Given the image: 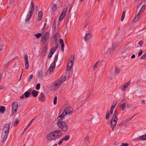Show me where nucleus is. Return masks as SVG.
<instances>
[{
	"instance_id": "48",
	"label": "nucleus",
	"mask_w": 146,
	"mask_h": 146,
	"mask_svg": "<svg viewBox=\"0 0 146 146\" xmlns=\"http://www.w3.org/2000/svg\"><path fill=\"white\" fill-rule=\"evenodd\" d=\"M129 145V144L128 143H122L120 146H128Z\"/></svg>"
},
{
	"instance_id": "21",
	"label": "nucleus",
	"mask_w": 146,
	"mask_h": 146,
	"mask_svg": "<svg viewBox=\"0 0 146 146\" xmlns=\"http://www.w3.org/2000/svg\"><path fill=\"white\" fill-rule=\"evenodd\" d=\"M47 46L48 45L47 44H44V46L43 49L42 50V51L45 53L47 52Z\"/></svg>"
},
{
	"instance_id": "57",
	"label": "nucleus",
	"mask_w": 146,
	"mask_h": 146,
	"mask_svg": "<svg viewBox=\"0 0 146 146\" xmlns=\"http://www.w3.org/2000/svg\"><path fill=\"white\" fill-rule=\"evenodd\" d=\"M47 19H46L45 20V23L44 24V26L43 27V28H42V29L43 30L44 29H45V27H46V22H47Z\"/></svg>"
},
{
	"instance_id": "9",
	"label": "nucleus",
	"mask_w": 146,
	"mask_h": 146,
	"mask_svg": "<svg viewBox=\"0 0 146 146\" xmlns=\"http://www.w3.org/2000/svg\"><path fill=\"white\" fill-rule=\"evenodd\" d=\"M92 38V35L90 33L86 34L84 37V39L85 41H89Z\"/></svg>"
},
{
	"instance_id": "34",
	"label": "nucleus",
	"mask_w": 146,
	"mask_h": 146,
	"mask_svg": "<svg viewBox=\"0 0 146 146\" xmlns=\"http://www.w3.org/2000/svg\"><path fill=\"white\" fill-rule=\"evenodd\" d=\"M67 8H64L62 11V13H61L62 14V15H65L66 12V11H67Z\"/></svg>"
},
{
	"instance_id": "17",
	"label": "nucleus",
	"mask_w": 146,
	"mask_h": 146,
	"mask_svg": "<svg viewBox=\"0 0 146 146\" xmlns=\"http://www.w3.org/2000/svg\"><path fill=\"white\" fill-rule=\"evenodd\" d=\"M43 36L44 38H47V39L48 40L50 36L49 33L48 32H46L43 35Z\"/></svg>"
},
{
	"instance_id": "39",
	"label": "nucleus",
	"mask_w": 146,
	"mask_h": 146,
	"mask_svg": "<svg viewBox=\"0 0 146 146\" xmlns=\"http://www.w3.org/2000/svg\"><path fill=\"white\" fill-rule=\"evenodd\" d=\"M117 103L116 102H114L113 104H112L111 108H112L113 109H114L115 106H116V105L117 104Z\"/></svg>"
},
{
	"instance_id": "28",
	"label": "nucleus",
	"mask_w": 146,
	"mask_h": 146,
	"mask_svg": "<svg viewBox=\"0 0 146 146\" xmlns=\"http://www.w3.org/2000/svg\"><path fill=\"white\" fill-rule=\"evenodd\" d=\"M70 137L68 135H66L62 139L63 141H67L70 139Z\"/></svg>"
},
{
	"instance_id": "47",
	"label": "nucleus",
	"mask_w": 146,
	"mask_h": 146,
	"mask_svg": "<svg viewBox=\"0 0 146 146\" xmlns=\"http://www.w3.org/2000/svg\"><path fill=\"white\" fill-rule=\"evenodd\" d=\"M64 43L61 44V49L62 52H63L64 51Z\"/></svg>"
},
{
	"instance_id": "11",
	"label": "nucleus",
	"mask_w": 146,
	"mask_h": 146,
	"mask_svg": "<svg viewBox=\"0 0 146 146\" xmlns=\"http://www.w3.org/2000/svg\"><path fill=\"white\" fill-rule=\"evenodd\" d=\"M42 11H40L39 12L37 19V20L39 21L42 20Z\"/></svg>"
},
{
	"instance_id": "49",
	"label": "nucleus",
	"mask_w": 146,
	"mask_h": 146,
	"mask_svg": "<svg viewBox=\"0 0 146 146\" xmlns=\"http://www.w3.org/2000/svg\"><path fill=\"white\" fill-rule=\"evenodd\" d=\"M110 116V113L109 112H108L106 115V119H108Z\"/></svg>"
},
{
	"instance_id": "45",
	"label": "nucleus",
	"mask_w": 146,
	"mask_h": 146,
	"mask_svg": "<svg viewBox=\"0 0 146 146\" xmlns=\"http://www.w3.org/2000/svg\"><path fill=\"white\" fill-rule=\"evenodd\" d=\"M143 42L142 40H141L140 41H139L138 44L140 45V46L141 47H142L143 46Z\"/></svg>"
},
{
	"instance_id": "38",
	"label": "nucleus",
	"mask_w": 146,
	"mask_h": 146,
	"mask_svg": "<svg viewBox=\"0 0 146 146\" xmlns=\"http://www.w3.org/2000/svg\"><path fill=\"white\" fill-rule=\"evenodd\" d=\"M33 74L31 75L29 77V78L27 79V80L28 82H30L31 79L33 78Z\"/></svg>"
},
{
	"instance_id": "3",
	"label": "nucleus",
	"mask_w": 146,
	"mask_h": 146,
	"mask_svg": "<svg viewBox=\"0 0 146 146\" xmlns=\"http://www.w3.org/2000/svg\"><path fill=\"white\" fill-rule=\"evenodd\" d=\"M57 125L59 128L61 129L60 132L63 131L66 132L68 129V126L64 121H63L62 122L60 123L58 122L57 123Z\"/></svg>"
},
{
	"instance_id": "18",
	"label": "nucleus",
	"mask_w": 146,
	"mask_h": 146,
	"mask_svg": "<svg viewBox=\"0 0 146 146\" xmlns=\"http://www.w3.org/2000/svg\"><path fill=\"white\" fill-rule=\"evenodd\" d=\"M145 8V5H143L141 8L138 13L140 14L141 13H143Z\"/></svg>"
},
{
	"instance_id": "30",
	"label": "nucleus",
	"mask_w": 146,
	"mask_h": 146,
	"mask_svg": "<svg viewBox=\"0 0 146 146\" xmlns=\"http://www.w3.org/2000/svg\"><path fill=\"white\" fill-rule=\"evenodd\" d=\"M120 69L117 67H115V73L116 74H118L119 72L120 71Z\"/></svg>"
},
{
	"instance_id": "59",
	"label": "nucleus",
	"mask_w": 146,
	"mask_h": 146,
	"mask_svg": "<svg viewBox=\"0 0 146 146\" xmlns=\"http://www.w3.org/2000/svg\"><path fill=\"white\" fill-rule=\"evenodd\" d=\"M59 42H60V43L61 44H62L64 43L63 40V39H60V40H59Z\"/></svg>"
},
{
	"instance_id": "55",
	"label": "nucleus",
	"mask_w": 146,
	"mask_h": 146,
	"mask_svg": "<svg viewBox=\"0 0 146 146\" xmlns=\"http://www.w3.org/2000/svg\"><path fill=\"white\" fill-rule=\"evenodd\" d=\"M143 53V51L142 50H140L139 52L138 53V56H141Z\"/></svg>"
},
{
	"instance_id": "41",
	"label": "nucleus",
	"mask_w": 146,
	"mask_h": 146,
	"mask_svg": "<svg viewBox=\"0 0 146 146\" xmlns=\"http://www.w3.org/2000/svg\"><path fill=\"white\" fill-rule=\"evenodd\" d=\"M19 119H16L15 121L14 124V125L15 126H16L18 123L19 122Z\"/></svg>"
},
{
	"instance_id": "15",
	"label": "nucleus",
	"mask_w": 146,
	"mask_h": 146,
	"mask_svg": "<svg viewBox=\"0 0 146 146\" xmlns=\"http://www.w3.org/2000/svg\"><path fill=\"white\" fill-rule=\"evenodd\" d=\"M140 14L138 13L137 15V16H135L134 18L133 19V21L134 22H136L139 19V18L140 16Z\"/></svg>"
},
{
	"instance_id": "2",
	"label": "nucleus",
	"mask_w": 146,
	"mask_h": 146,
	"mask_svg": "<svg viewBox=\"0 0 146 146\" xmlns=\"http://www.w3.org/2000/svg\"><path fill=\"white\" fill-rule=\"evenodd\" d=\"M9 124H6L4 127L1 133V140L2 142H4L7 139L9 134Z\"/></svg>"
},
{
	"instance_id": "51",
	"label": "nucleus",
	"mask_w": 146,
	"mask_h": 146,
	"mask_svg": "<svg viewBox=\"0 0 146 146\" xmlns=\"http://www.w3.org/2000/svg\"><path fill=\"white\" fill-rule=\"evenodd\" d=\"M146 53L144 54L141 57V58L142 59H146Z\"/></svg>"
},
{
	"instance_id": "16",
	"label": "nucleus",
	"mask_w": 146,
	"mask_h": 146,
	"mask_svg": "<svg viewBox=\"0 0 146 146\" xmlns=\"http://www.w3.org/2000/svg\"><path fill=\"white\" fill-rule=\"evenodd\" d=\"M130 83V82H128L127 83H126L123 86L122 88V91H124L128 87Z\"/></svg>"
},
{
	"instance_id": "7",
	"label": "nucleus",
	"mask_w": 146,
	"mask_h": 146,
	"mask_svg": "<svg viewBox=\"0 0 146 146\" xmlns=\"http://www.w3.org/2000/svg\"><path fill=\"white\" fill-rule=\"evenodd\" d=\"M74 56H73L72 58H70L68 61L67 66L72 67L74 61Z\"/></svg>"
},
{
	"instance_id": "33",
	"label": "nucleus",
	"mask_w": 146,
	"mask_h": 146,
	"mask_svg": "<svg viewBox=\"0 0 146 146\" xmlns=\"http://www.w3.org/2000/svg\"><path fill=\"white\" fill-rule=\"evenodd\" d=\"M52 8L54 10H55L57 9V6L56 5L53 4L52 5Z\"/></svg>"
},
{
	"instance_id": "26",
	"label": "nucleus",
	"mask_w": 146,
	"mask_h": 146,
	"mask_svg": "<svg viewBox=\"0 0 146 146\" xmlns=\"http://www.w3.org/2000/svg\"><path fill=\"white\" fill-rule=\"evenodd\" d=\"M5 108L4 106H1L0 108V111L2 113H3L5 111Z\"/></svg>"
},
{
	"instance_id": "61",
	"label": "nucleus",
	"mask_w": 146,
	"mask_h": 146,
	"mask_svg": "<svg viewBox=\"0 0 146 146\" xmlns=\"http://www.w3.org/2000/svg\"><path fill=\"white\" fill-rule=\"evenodd\" d=\"M54 39H55V41L56 44L57 41V38H56V34L55 35V36L54 37Z\"/></svg>"
},
{
	"instance_id": "14",
	"label": "nucleus",
	"mask_w": 146,
	"mask_h": 146,
	"mask_svg": "<svg viewBox=\"0 0 146 146\" xmlns=\"http://www.w3.org/2000/svg\"><path fill=\"white\" fill-rule=\"evenodd\" d=\"M117 123L113 121L112 120H111L110 122L111 127V128L112 130L113 131L114 127L116 125Z\"/></svg>"
},
{
	"instance_id": "20",
	"label": "nucleus",
	"mask_w": 146,
	"mask_h": 146,
	"mask_svg": "<svg viewBox=\"0 0 146 146\" xmlns=\"http://www.w3.org/2000/svg\"><path fill=\"white\" fill-rule=\"evenodd\" d=\"M43 76V72L42 70H40L38 72V77L39 78H41Z\"/></svg>"
},
{
	"instance_id": "36",
	"label": "nucleus",
	"mask_w": 146,
	"mask_h": 146,
	"mask_svg": "<svg viewBox=\"0 0 146 146\" xmlns=\"http://www.w3.org/2000/svg\"><path fill=\"white\" fill-rule=\"evenodd\" d=\"M35 36L37 38H38L42 36V34L40 33H38L36 34Z\"/></svg>"
},
{
	"instance_id": "5",
	"label": "nucleus",
	"mask_w": 146,
	"mask_h": 146,
	"mask_svg": "<svg viewBox=\"0 0 146 146\" xmlns=\"http://www.w3.org/2000/svg\"><path fill=\"white\" fill-rule=\"evenodd\" d=\"M31 5L29 8L30 11L27 14V16H30L31 17L34 11L35 5L33 2L31 3Z\"/></svg>"
},
{
	"instance_id": "12",
	"label": "nucleus",
	"mask_w": 146,
	"mask_h": 146,
	"mask_svg": "<svg viewBox=\"0 0 146 146\" xmlns=\"http://www.w3.org/2000/svg\"><path fill=\"white\" fill-rule=\"evenodd\" d=\"M66 76H62L58 80L59 82L61 84H62L63 82L65 81L66 80Z\"/></svg>"
},
{
	"instance_id": "13",
	"label": "nucleus",
	"mask_w": 146,
	"mask_h": 146,
	"mask_svg": "<svg viewBox=\"0 0 146 146\" xmlns=\"http://www.w3.org/2000/svg\"><path fill=\"white\" fill-rule=\"evenodd\" d=\"M38 98L40 100H46L44 95L42 92L41 93L40 96V98L39 97Z\"/></svg>"
},
{
	"instance_id": "6",
	"label": "nucleus",
	"mask_w": 146,
	"mask_h": 146,
	"mask_svg": "<svg viewBox=\"0 0 146 146\" xmlns=\"http://www.w3.org/2000/svg\"><path fill=\"white\" fill-rule=\"evenodd\" d=\"M12 111L11 115L12 116L15 114V113L13 112V111H15V113L17 112L18 107V104L17 102H15L12 103Z\"/></svg>"
},
{
	"instance_id": "52",
	"label": "nucleus",
	"mask_w": 146,
	"mask_h": 146,
	"mask_svg": "<svg viewBox=\"0 0 146 146\" xmlns=\"http://www.w3.org/2000/svg\"><path fill=\"white\" fill-rule=\"evenodd\" d=\"M50 54H53L55 51L53 48H52L50 50Z\"/></svg>"
},
{
	"instance_id": "62",
	"label": "nucleus",
	"mask_w": 146,
	"mask_h": 146,
	"mask_svg": "<svg viewBox=\"0 0 146 146\" xmlns=\"http://www.w3.org/2000/svg\"><path fill=\"white\" fill-rule=\"evenodd\" d=\"M52 28L54 30H55L56 29V25L55 24H54V23H53V25H52Z\"/></svg>"
},
{
	"instance_id": "37",
	"label": "nucleus",
	"mask_w": 146,
	"mask_h": 146,
	"mask_svg": "<svg viewBox=\"0 0 146 146\" xmlns=\"http://www.w3.org/2000/svg\"><path fill=\"white\" fill-rule=\"evenodd\" d=\"M64 15H62V14H61L60 15L59 17V21H61L63 19L64 17Z\"/></svg>"
},
{
	"instance_id": "31",
	"label": "nucleus",
	"mask_w": 146,
	"mask_h": 146,
	"mask_svg": "<svg viewBox=\"0 0 146 146\" xmlns=\"http://www.w3.org/2000/svg\"><path fill=\"white\" fill-rule=\"evenodd\" d=\"M60 117V116H58L57 118V119H58L57 123H58V122L60 123L61 122H62V120L64 118H62V117H60V118H59Z\"/></svg>"
},
{
	"instance_id": "10",
	"label": "nucleus",
	"mask_w": 146,
	"mask_h": 146,
	"mask_svg": "<svg viewBox=\"0 0 146 146\" xmlns=\"http://www.w3.org/2000/svg\"><path fill=\"white\" fill-rule=\"evenodd\" d=\"M55 66L56 64L54 62H52L51 63L49 68V70H50V72H53L55 68Z\"/></svg>"
},
{
	"instance_id": "42",
	"label": "nucleus",
	"mask_w": 146,
	"mask_h": 146,
	"mask_svg": "<svg viewBox=\"0 0 146 146\" xmlns=\"http://www.w3.org/2000/svg\"><path fill=\"white\" fill-rule=\"evenodd\" d=\"M40 88V84L39 83H38L36 86V89L37 90H39Z\"/></svg>"
},
{
	"instance_id": "53",
	"label": "nucleus",
	"mask_w": 146,
	"mask_h": 146,
	"mask_svg": "<svg viewBox=\"0 0 146 146\" xmlns=\"http://www.w3.org/2000/svg\"><path fill=\"white\" fill-rule=\"evenodd\" d=\"M31 18V16H28L27 19H26V20H25V22H26L27 23V22L29 21L30 20Z\"/></svg>"
},
{
	"instance_id": "40",
	"label": "nucleus",
	"mask_w": 146,
	"mask_h": 146,
	"mask_svg": "<svg viewBox=\"0 0 146 146\" xmlns=\"http://www.w3.org/2000/svg\"><path fill=\"white\" fill-rule=\"evenodd\" d=\"M85 141L86 144L88 145L89 143L88 137H86L85 138Z\"/></svg>"
},
{
	"instance_id": "22",
	"label": "nucleus",
	"mask_w": 146,
	"mask_h": 146,
	"mask_svg": "<svg viewBox=\"0 0 146 146\" xmlns=\"http://www.w3.org/2000/svg\"><path fill=\"white\" fill-rule=\"evenodd\" d=\"M117 44L116 43H113L112 45V49L111 51H113L116 48L117 46Z\"/></svg>"
},
{
	"instance_id": "43",
	"label": "nucleus",
	"mask_w": 146,
	"mask_h": 146,
	"mask_svg": "<svg viewBox=\"0 0 146 146\" xmlns=\"http://www.w3.org/2000/svg\"><path fill=\"white\" fill-rule=\"evenodd\" d=\"M99 63V62H97L95 65L93 67L94 69H95L98 66V64Z\"/></svg>"
},
{
	"instance_id": "4",
	"label": "nucleus",
	"mask_w": 146,
	"mask_h": 146,
	"mask_svg": "<svg viewBox=\"0 0 146 146\" xmlns=\"http://www.w3.org/2000/svg\"><path fill=\"white\" fill-rule=\"evenodd\" d=\"M61 85V84L57 80L53 83L51 87L52 89L54 91H57Z\"/></svg>"
},
{
	"instance_id": "23",
	"label": "nucleus",
	"mask_w": 146,
	"mask_h": 146,
	"mask_svg": "<svg viewBox=\"0 0 146 146\" xmlns=\"http://www.w3.org/2000/svg\"><path fill=\"white\" fill-rule=\"evenodd\" d=\"M32 94L33 97H36L37 96L38 93L35 90H34L32 92Z\"/></svg>"
},
{
	"instance_id": "54",
	"label": "nucleus",
	"mask_w": 146,
	"mask_h": 146,
	"mask_svg": "<svg viewBox=\"0 0 146 146\" xmlns=\"http://www.w3.org/2000/svg\"><path fill=\"white\" fill-rule=\"evenodd\" d=\"M31 18V16H28L27 19H26V20H25V22H26L27 23V22L29 21L30 20Z\"/></svg>"
},
{
	"instance_id": "35",
	"label": "nucleus",
	"mask_w": 146,
	"mask_h": 146,
	"mask_svg": "<svg viewBox=\"0 0 146 146\" xmlns=\"http://www.w3.org/2000/svg\"><path fill=\"white\" fill-rule=\"evenodd\" d=\"M66 115L67 114H65V112L64 111V110L63 112L62 113L60 116V117H59V118H60V117H62V118H64V116Z\"/></svg>"
},
{
	"instance_id": "27",
	"label": "nucleus",
	"mask_w": 146,
	"mask_h": 146,
	"mask_svg": "<svg viewBox=\"0 0 146 146\" xmlns=\"http://www.w3.org/2000/svg\"><path fill=\"white\" fill-rule=\"evenodd\" d=\"M126 104L124 103L121 105V108L122 111H123L125 108Z\"/></svg>"
},
{
	"instance_id": "29",
	"label": "nucleus",
	"mask_w": 146,
	"mask_h": 146,
	"mask_svg": "<svg viewBox=\"0 0 146 146\" xmlns=\"http://www.w3.org/2000/svg\"><path fill=\"white\" fill-rule=\"evenodd\" d=\"M139 139L141 140H146V134L140 136L139 137Z\"/></svg>"
},
{
	"instance_id": "63",
	"label": "nucleus",
	"mask_w": 146,
	"mask_h": 146,
	"mask_svg": "<svg viewBox=\"0 0 146 146\" xmlns=\"http://www.w3.org/2000/svg\"><path fill=\"white\" fill-rule=\"evenodd\" d=\"M57 60H58V58H54V61L53 62H54V63L55 64L56 63V62Z\"/></svg>"
},
{
	"instance_id": "50",
	"label": "nucleus",
	"mask_w": 146,
	"mask_h": 146,
	"mask_svg": "<svg viewBox=\"0 0 146 146\" xmlns=\"http://www.w3.org/2000/svg\"><path fill=\"white\" fill-rule=\"evenodd\" d=\"M35 117L34 118L31 120L29 124L28 125L27 127H29L30 126V125L33 122V121L35 119Z\"/></svg>"
},
{
	"instance_id": "25",
	"label": "nucleus",
	"mask_w": 146,
	"mask_h": 146,
	"mask_svg": "<svg viewBox=\"0 0 146 146\" xmlns=\"http://www.w3.org/2000/svg\"><path fill=\"white\" fill-rule=\"evenodd\" d=\"M111 120H112L114 122H115L116 123H117V116H113Z\"/></svg>"
},
{
	"instance_id": "56",
	"label": "nucleus",
	"mask_w": 146,
	"mask_h": 146,
	"mask_svg": "<svg viewBox=\"0 0 146 146\" xmlns=\"http://www.w3.org/2000/svg\"><path fill=\"white\" fill-rule=\"evenodd\" d=\"M137 114H136L135 115H133V116H132L131 118H130L129 119H128V121H128L130 120H131L133 118L137 115Z\"/></svg>"
},
{
	"instance_id": "46",
	"label": "nucleus",
	"mask_w": 146,
	"mask_h": 146,
	"mask_svg": "<svg viewBox=\"0 0 146 146\" xmlns=\"http://www.w3.org/2000/svg\"><path fill=\"white\" fill-rule=\"evenodd\" d=\"M118 115V113H117V110H115L114 111V113L113 116H117V115Z\"/></svg>"
},
{
	"instance_id": "58",
	"label": "nucleus",
	"mask_w": 146,
	"mask_h": 146,
	"mask_svg": "<svg viewBox=\"0 0 146 146\" xmlns=\"http://www.w3.org/2000/svg\"><path fill=\"white\" fill-rule=\"evenodd\" d=\"M63 140L62 139H60V141L58 143V144L59 145H60L62 144V143Z\"/></svg>"
},
{
	"instance_id": "1",
	"label": "nucleus",
	"mask_w": 146,
	"mask_h": 146,
	"mask_svg": "<svg viewBox=\"0 0 146 146\" xmlns=\"http://www.w3.org/2000/svg\"><path fill=\"white\" fill-rule=\"evenodd\" d=\"M59 129L55 130L49 133L46 136V138L49 141L54 140L62 137V134Z\"/></svg>"
},
{
	"instance_id": "60",
	"label": "nucleus",
	"mask_w": 146,
	"mask_h": 146,
	"mask_svg": "<svg viewBox=\"0 0 146 146\" xmlns=\"http://www.w3.org/2000/svg\"><path fill=\"white\" fill-rule=\"evenodd\" d=\"M58 47V46L56 44V45L53 48H53V49H54V50L55 51L56 50Z\"/></svg>"
},
{
	"instance_id": "8",
	"label": "nucleus",
	"mask_w": 146,
	"mask_h": 146,
	"mask_svg": "<svg viewBox=\"0 0 146 146\" xmlns=\"http://www.w3.org/2000/svg\"><path fill=\"white\" fill-rule=\"evenodd\" d=\"M64 111L65 112V114H70L72 113V108L70 107H68L64 110Z\"/></svg>"
},
{
	"instance_id": "24",
	"label": "nucleus",
	"mask_w": 146,
	"mask_h": 146,
	"mask_svg": "<svg viewBox=\"0 0 146 146\" xmlns=\"http://www.w3.org/2000/svg\"><path fill=\"white\" fill-rule=\"evenodd\" d=\"M24 94L25 98H26L29 96L30 95V93L29 92L27 91L25 92Z\"/></svg>"
},
{
	"instance_id": "44",
	"label": "nucleus",
	"mask_w": 146,
	"mask_h": 146,
	"mask_svg": "<svg viewBox=\"0 0 146 146\" xmlns=\"http://www.w3.org/2000/svg\"><path fill=\"white\" fill-rule=\"evenodd\" d=\"M24 60L25 61H28V56L27 54H25L24 57Z\"/></svg>"
},
{
	"instance_id": "19",
	"label": "nucleus",
	"mask_w": 146,
	"mask_h": 146,
	"mask_svg": "<svg viewBox=\"0 0 146 146\" xmlns=\"http://www.w3.org/2000/svg\"><path fill=\"white\" fill-rule=\"evenodd\" d=\"M48 40L46 38H44L42 36L41 39V42L42 44H44L45 42Z\"/></svg>"
},
{
	"instance_id": "64",
	"label": "nucleus",
	"mask_w": 146,
	"mask_h": 146,
	"mask_svg": "<svg viewBox=\"0 0 146 146\" xmlns=\"http://www.w3.org/2000/svg\"><path fill=\"white\" fill-rule=\"evenodd\" d=\"M71 68H72L71 67H70V66H67V68L66 69L67 71H68L70 70Z\"/></svg>"
},
{
	"instance_id": "32",
	"label": "nucleus",
	"mask_w": 146,
	"mask_h": 146,
	"mask_svg": "<svg viewBox=\"0 0 146 146\" xmlns=\"http://www.w3.org/2000/svg\"><path fill=\"white\" fill-rule=\"evenodd\" d=\"M25 68L26 69L28 70L29 66V61H25Z\"/></svg>"
}]
</instances>
